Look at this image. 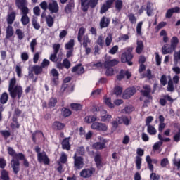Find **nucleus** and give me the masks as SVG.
Instances as JSON below:
<instances>
[{
	"mask_svg": "<svg viewBox=\"0 0 180 180\" xmlns=\"http://www.w3.org/2000/svg\"><path fill=\"white\" fill-rule=\"evenodd\" d=\"M74 160V168L77 171L82 169L85 164L84 163V158L82 156H77V154H75L73 156Z\"/></svg>",
	"mask_w": 180,
	"mask_h": 180,
	"instance_id": "5",
	"label": "nucleus"
},
{
	"mask_svg": "<svg viewBox=\"0 0 180 180\" xmlns=\"http://www.w3.org/2000/svg\"><path fill=\"white\" fill-rule=\"evenodd\" d=\"M96 120H98V116L96 115H87L84 117L85 123L87 124H91V123H96Z\"/></svg>",
	"mask_w": 180,
	"mask_h": 180,
	"instance_id": "24",
	"label": "nucleus"
},
{
	"mask_svg": "<svg viewBox=\"0 0 180 180\" xmlns=\"http://www.w3.org/2000/svg\"><path fill=\"white\" fill-rule=\"evenodd\" d=\"M1 179L2 180H10L9 172L5 169L1 170Z\"/></svg>",
	"mask_w": 180,
	"mask_h": 180,
	"instance_id": "41",
	"label": "nucleus"
},
{
	"mask_svg": "<svg viewBox=\"0 0 180 180\" xmlns=\"http://www.w3.org/2000/svg\"><path fill=\"white\" fill-rule=\"evenodd\" d=\"M22 17H21V22L23 25V26H26L27 25H29L30 22V18L27 15L29 14V10L27 8H24L23 11H21Z\"/></svg>",
	"mask_w": 180,
	"mask_h": 180,
	"instance_id": "12",
	"label": "nucleus"
},
{
	"mask_svg": "<svg viewBox=\"0 0 180 180\" xmlns=\"http://www.w3.org/2000/svg\"><path fill=\"white\" fill-rule=\"evenodd\" d=\"M9 155L13 157L11 160V168H13V173L18 175L19 171H20V162H19V153H16L13 148L8 147L7 149Z\"/></svg>",
	"mask_w": 180,
	"mask_h": 180,
	"instance_id": "1",
	"label": "nucleus"
},
{
	"mask_svg": "<svg viewBox=\"0 0 180 180\" xmlns=\"http://www.w3.org/2000/svg\"><path fill=\"white\" fill-rule=\"evenodd\" d=\"M94 162L96 168L101 169L102 168V167H103V162H102V155L101 154H96V155L94 156Z\"/></svg>",
	"mask_w": 180,
	"mask_h": 180,
	"instance_id": "20",
	"label": "nucleus"
},
{
	"mask_svg": "<svg viewBox=\"0 0 180 180\" xmlns=\"http://www.w3.org/2000/svg\"><path fill=\"white\" fill-rule=\"evenodd\" d=\"M123 93V88L120 86H116L114 88V94L116 95V96H120Z\"/></svg>",
	"mask_w": 180,
	"mask_h": 180,
	"instance_id": "46",
	"label": "nucleus"
},
{
	"mask_svg": "<svg viewBox=\"0 0 180 180\" xmlns=\"http://www.w3.org/2000/svg\"><path fill=\"white\" fill-rule=\"evenodd\" d=\"M162 146V141H160L154 143L153 146V151H159L161 153V147Z\"/></svg>",
	"mask_w": 180,
	"mask_h": 180,
	"instance_id": "38",
	"label": "nucleus"
},
{
	"mask_svg": "<svg viewBox=\"0 0 180 180\" xmlns=\"http://www.w3.org/2000/svg\"><path fill=\"white\" fill-rule=\"evenodd\" d=\"M32 25L36 30H39L40 29V24L37 22V18H33L32 20Z\"/></svg>",
	"mask_w": 180,
	"mask_h": 180,
	"instance_id": "49",
	"label": "nucleus"
},
{
	"mask_svg": "<svg viewBox=\"0 0 180 180\" xmlns=\"http://www.w3.org/2000/svg\"><path fill=\"white\" fill-rule=\"evenodd\" d=\"M88 44H91V39L88 35H84L83 37L82 46L84 48L88 47Z\"/></svg>",
	"mask_w": 180,
	"mask_h": 180,
	"instance_id": "47",
	"label": "nucleus"
},
{
	"mask_svg": "<svg viewBox=\"0 0 180 180\" xmlns=\"http://www.w3.org/2000/svg\"><path fill=\"white\" fill-rule=\"evenodd\" d=\"M8 92L11 99H16L17 97L19 100L23 95V87L16 85L15 87H13V89H8Z\"/></svg>",
	"mask_w": 180,
	"mask_h": 180,
	"instance_id": "4",
	"label": "nucleus"
},
{
	"mask_svg": "<svg viewBox=\"0 0 180 180\" xmlns=\"http://www.w3.org/2000/svg\"><path fill=\"white\" fill-rule=\"evenodd\" d=\"M15 5L18 9L21 10V12L23 11V9L29 10L27 8V0H15Z\"/></svg>",
	"mask_w": 180,
	"mask_h": 180,
	"instance_id": "16",
	"label": "nucleus"
},
{
	"mask_svg": "<svg viewBox=\"0 0 180 180\" xmlns=\"http://www.w3.org/2000/svg\"><path fill=\"white\" fill-rule=\"evenodd\" d=\"M72 113L71 110L69 108L64 107L61 110V115L63 117H69V116H71Z\"/></svg>",
	"mask_w": 180,
	"mask_h": 180,
	"instance_id": "35",
	"label": "nucleus"
},
{
	"mask_svg": "<svg viewBox=\"0 0 180 180\" xmlns=\"http://www.w3.org/2000/svg\"><path fill=\"white\" fill-rule=\"evenodd\" d=\"M142 27H143V21H140L139 22H138V24L136 25V33L139 36H141V34H142V33H141Z\"/></svg>",
	"mask_w": 180,
	"mask_h": 180,
	"instance_id": "55",
	"label": "nucleus"
},
{
	"mask_svg": "<svg viewBox=\"0 0 180 180\" xmlns=\"http://www.w3.org/2000/svg\"><path fill=\"white\" fill-rule=\"evenodd\" d=\"M147 131L150 136H155L157 134V129L153 125H148Z\"/></svg>",
	"mask_w": 180,
	"mask_h": 180,
	"instance_id": "44",
	"label": "nucleus"
},
{
	"mask_svg": "<svg viewBox=\"0 0 180 180\" xmlns=\"http://www.w3.org/2000/svg\"><path fill=\"white\" fill-rule=\"evenodd\" d=\"M8 99L9 95H8V93L4 92L0 97V103H1V105H5L8 103Z\"/></svg>",
	"mask_w": 180,
	"mask_h": 180,
	"instance_id": "33",
	"label": "nucleus"
},
{
	"mask_svg": "<svg viewBox=\"0 0 180 180\" xmlns=\"http://www.w3.org/2000/svg\"><path fill=\"white\" fill-rule=\"evenodd\" d=\"M15 34L18 36V40H23L25 37V32L20 29H17L15 30Z\"/></svg>",
	"mask_w": 180,
	"mask_h": 180,
	"instance_id": "48",
	"label": "nucleus"
},
{
	"mask_svg": "<svg viewBox=\"0 0 180 180\" xmlns=\"http://www.w3.org/2000/svg\"><path fill=\"white\" fill-rule=\"evenodd\" d=\"M57 105V98L52 97L48 102V108H56Z\"/></svg>",
	"mask_w": 180,
	"mask_h": 180,
	"instance_id": "42",
	"label": "nucleus"
},
{
	"mask_svg": "<svg viewBox=\"0 0 180 180\" xmlns=\"http://www.w3.org/2000/svg\"><path fill=\"white\" fill-rule=\"evenodd\" d=\"M74 46H75V42L74 39H71L65 45V49L66 50H74Z\"/></svg>",
	"mask_w": 180,
	"mask_h": 180,
	"instance_id": "36",
	"label": "nucleus"
},
{
	"mask_svg": "<svg viewBox=\"0 0 180 180\" xmlns=\"http://www.w3.org/2000/svg\"><path fill=\"white\" fill-rule=\"evenodd\" d=\"M16 85V78L13 77L11 79L9 85H8V89H12L13 88H15Z\"/></svg>",
	"mask_w": 180,
	"mask_h": 180,
	"instance_id": "57",
	"label": "nucleus"
},
{
	"mask_svg": "<svg viewBox=\"0 0 180 180\" xmlns=\"http://www.w3.org/2000/svg\"><path fill=\"white\" fill-rule=\"evenodd\" d=\"M0 134L4 139H8V137H11V132L8 130H2L0 131Z\"/></svg>",
	"mask_w": 180,
	"mask_h": 180,
	"instance_id": "61",
	"label": "nucleus"
},
{
	"mask_svg": "<svg viewBox=\"0 0 180 180\" xmlns=\"http://www.w3.org/2000/svg\"><path fill=\"white\" fill-rule=\"evenodd\" d=\"M133 49L131 47L126 48L125 51L121 55V63H127L128 65H133Z\"/></svg>",
	"mask_w": 180,
	"mask_h": 180,
	"instance_id": "3",
	"label": "nucleus"
},
{
	"mask_svg": "<svg viewBox=\"0 0 180 180\" xmlns=\"http://www.w3.org/2000/svg\"><path fill=\"white\" fill-rule=\"evenodd\" d=\"M112 120V115L107 114L101 117V122H110Z\"/></svg>",
	"mask_w": 180,
	"mask_h": 180,
	"instance_id": "59",
	"label": "nucleus"
},
{
	"mask_svg": "<svg viewBox=\"0 0 180 180\" xmlns=\"http://www.w3.org/2000/svg\"><path fill=\"white\" fill-rule=\"evenodd\" d=\"M128 19L130 23H131L132 25L136 24L137 22V18H136V15H134V14L133 13L128 14Z\"/></svg>",
	"mask_w": 180,
	"mask_h": 180,
	"instance_id": "51",
	"label": "nucleus"
},
{
	"mask_svg": "<svg viewBox=\"0 0 180 180\" xmlns=\"http://www.w3.org/2000/svg\"><path fill=\"white\" fill-rule=\"evenodd\" d=\"M104 102L108 108H115V105L112 103V100L110 98H104Z\"/></svg>",
	"mask_w": 180,
	"mask_h": 180,
	"instance_id": "56",
	"label": "nucleus"
},
{
	"mask_svg": "<svg viewBox=\"0 0 180 180\" xmlns=\"http://www.w3.org/2000/svg\"><path fill=\"white\" fill-rule=\"evenodd\" d=\"M125 77H127V79H130V78H131V73L129 72V70L122 69L116 78L118 81H122V79H124Z\"/></svg>",
	"mask_w": 180,
	"mask_h": 180,
	"instance_id": "14",
	"label": "nucleus"
},
{
	"mask_svg": "<svg viewBox=\"0 0 180 180\" xmlns=\"http://www.w3.org/2000/svg\"><path fill=\"white\" fill-rule=\"evenodd\" d=\"M38 162H43L45 165H50V158L47 155L46 152H42V153H39L37 156Z\"/></svg>",
	"mask_w": 180,
	"mask_h": 180,
	"instance_id": "10",
	"label": "nucleus"
},
{
	"mask_svg": "<svg viewBox=\"0 0 180 180\" xmlns=\"http://www.w3.org/2000/svg\"><path fill=\"white\" fill-rule=\"evenodd\" d=\"M94 175V170L92 169H84L80 172V176L82 178H91Z\"/></svg>",
	"mask_w": 180,
	"mask_h": 180,
	"instance_id": "18",
	"label": "nucleus"
},
{
	"mask_svg": "<svg viewBox=\"0 0 180 180\" xmlns=\"http://www.w3.org/2000/svg\"><path fill=\"white\" fill-rule=\"evenodd\" d=\"M165 26H167V22L162 21L155 27V30H156V32H158L162 27H165Z\"/></svg>",
	"mask_w": 180,
	"mask_h": 180,
	"instance_id": "52",
	"label": "nucleus"
},
{
	"mask_svg": "<svg viewBox=\"0 0 180 180\" xmlns=\"http://www.w3.org/2000/svg\"><path fill=\"white\" fill-rule=\"evenodd\" d=\"M106 139H103L102 142H96L92 144L93 150H103L106 148Z\"/></svg>",
	"mask_w": 180,
	"mask_h": 180,
	"instance_id": "15",
	"label": "nucleus"
},
{
	"mask_svg": "<svg viewBox=\"0 0 180 180\" xmlns=\"http://www.w3.org/2000/svg\"><path fill=\"white\" fill-rule=\"evenodd\" d=\"M114 2H115V6L116 11H118L119 12H120V11L123 9V1L115 0Z\"/></svg>",
	"mask_w": 180,
	"mask_h": 180,
	"instance_id": "37",
	"label": "nucleus"
},
{
	"mask_svg": "<svg viewBox=\"0 0 180 180\" xmlns=\"http://www.w3.org/2000/svg\"><path fill=\"white\" fill-rule=\"evenodd\" d=\"M70 108L72 110H76V112H77V110H81V109H82V105L80 103H72Z\"/></svg>",
	"mask_w": 180,
	"mask_h": 180,
	"instance_id": "50",
	"label": "nucleus"
},
{
	"mask_svg": "<svg viewBox=\"0 0 180 180\" xmlns=\"http://www.w3.org/2000/svg\"><path fill=\"white\" fill-rule=\"evenodd\" d=\"M136 154H137V156L136 157V169L138 170H140L141 169V162L143 160L141 157L144 155V150L140 148H137Z\"/></svg>",
	"mask_w": 180,
	"mask_h": 180,
	"instance_id": "6",
	"label": "nucleus"
},
{
	"mask_svg": "<svg viewBox=\"0 0 180 180\" xmlns=\"http://www.w3.org/2000/svg\"><path fill=\"white\" fill-rule=\"evenodd\" d=\"M91 128L98 131H108V125L102 122H94L91 124Z\"/></svg>",
	"mask_w": 180,
	"mask_h": 180,
	"instance_id": "7",
	"label": "nucleus"
},
{
	"mask_svg": "<svg viewBox=\"0 0 180 180\" xmlns=\"http://www.w3.org/2000/svg\"><path fill=\"white\" fill-rule=\"evenodd\" d=\"M85 32H86V29H85V27H81L79 29V32L77 34V40L79 43H82V37L85 34Z\"/></svg>",
	"mask_w": 180,
	"mask_h": 180,
	"instance_id": "27",
	"label": "nucleus"
},
{
	"mask_svg": "<svg viewBox=\"0 0 180 180\" xmlns=\"http://www.w3.org/2000/svg\"><path fill=\"white\" fill-rule=\"evenodd\" d=\"M106 71H105V75L107 77H112L113 75V72H115V70L113 68H105Z\"/></svg>",
	"mask_w": 180,
	"mask_h": 180,
	"instance_id": "58",
	"label": "nucleus"
},
{
	"mask_svg": "<svg viewBox=\"0 0 180 180\" xmlns=\"http://www.w3.org/2000/svg\"><path fill=\"white\" fill-rule=\"evenodd\" d=\"M167 101L170 103H174V98L168 94L164 95L163 98L159 100V103L161 106H165V105H167Z\"/></svg>",
	"mask_w": 180,
	"mask_h": 180,
	"instance_id": "17",
	"label": "nucleus"
},
{
	"mask_svg": "<svg viewBox=\"0 0 180 180\" xmlns=\"http://www.w3.org/2000/svg\"><path fill=\"white\" fill-rule=\"evenodd\" d=\"M6 39L9 40V39L13 36V27L8 25L6 28Z\"/></svg>",
	"mask_w": 180,
	"mask_h": 180,
	"instance_id": "32",
	"label": "nucleus"
},
{
	"mask_svg": "<svg viewBox=\"0 0 180 180\" xmlns=\"http://www.w3.org/2000/svg\"><path fill=\"white\" fill-rule=\"evenodd\" d=\"M136 91L137 90L134 87L127 88L122 94L123 99H130Z\"/></svg>",
	"mask_w": 180,
	"mask_h": 180,
	"instance_id": "11",
	"label": "nucleus"
},
{
	"mask_svg": "<svg viewBox=\"0 0 180 180\" xmlns=\"http://www.w3.org/2000/svg\"><path fill=\"white\" fill-rule=\"evenodd\" d=\"M99 0H89V1L87 3L88 5V9H89V6L91 8H94L98 5V2Z\"/></svg>",
	"mask_w": 180,
	"mask_h": 180,
	"instance_id": "53",
	"label": "nucleus"
},
{
	"mask_svg": "<svg viewBox=\"0 0 180 180\" xmlns=\"http://www.w3.org/2000/svg\"><path fill=\"white\" fill-rule=\"evenodd\" d=\"M173 139H174V141H175L176 143H179V141H180V128L178 129V132L175 134Z\"/></svg>",
	"mask_w": 180,
	"mask_h": 180,
	"instance_id": "62",
	"label": "nucleus"
},
{
	"mask_svg": "<svg viewBox=\"0 0 180 180\" xmlns=\"http://www.w3.org/2000/svg\"><path fill=\"white\" fill-rule=\"evenodd\" d=\"M160 84L163 86H165L167 85V75H162L160 78Z\"/></svg>",
	"mask_w": 180,
	"mask_h": 180,
	"instance_id": "63",
	"label": "nucleus"
},
{
	"mask_svg": "<svg viewBox=\"0 0 180 180\" xmlns=\"http://www.w3.org/2000/svg\"><path fill=\"white\" fill-rule=\"evenodd\" d=\"M48 9L51 12V13H58V11H60V7L58 6V3L57 1L52 0L48 4Z\"/></svg>",
	"mask_w": 180,
	"mask_h": 180,
	"instance_id": "9",
	"label": "nucleus"
},
{
	"mask_svg": "<svg viewBox=\"0 0 180 180\" xmlns=\"http://www.w3.org/2000/svg\"><path fill=\"white\" fill-rule=\"evenodd\" d=\"M72 72H77L78 75H82L85 72V69L82 67V63H79L72 68Z\"/></svg>",
	"mask_w": 180,
	"mask_h": 180,
	"instance_id": "19",
	"label": "nucleus"
},
{
	"mask_svg": "<svg viewBox=\"0 0 180 180\" xmlns=\"http://www.w3.org/2000/svg\"><path fill=\"white\" fill-rule=\"evenodd\" d=\"M117 64H119V60H117L116 59L108 60L104 62V68H112V67L117 65Z\"/></svg>",
	"mask_w": 180,
	"mask_h": 180,
	"instance_id": "22",
	"label": "nucleus"
},
{
	"mask_svg": "<svg viewBox=\"0 0 180 180\" xmlns=\"http://www.w3.org/2000/svg\"><path fill=\"white\" fill-rule=\"evenodd\" d=\"M20 161H23V165L25 168H29L30 166V163L29 161L27 160V159H26V158L25 157V155L22 153H19L18 155V159Z\"/></svg>",
	"mask_w": 180,
	"mask_h": 180,
	"instance_id": "29",
	"label": "nucleus"
},
{
	"mask_svg": "<svg viewBox=\"0 0 180 180\" xmlns=\"http://www.w3.org/2000/svg\"><path fill=\"white\" fill-rule=\"evenodd\" d=\"M153 3L148 1L146 4V13L148 16H151L153 15Z\"/></svg>",
	"mask_w": 180,
	"mask_h": 180,
	"instance_id": "39",
	"label": "nucleus"
},
{
	"mask_svg": "<svg viewBox=\"0 0 180 180\" xmlns=\"http://www.w3.org/2000/svg\"><path fill=\"white\" fill-rule=\"evenodd\" d=\"M30 46L32 53H34L36 50V46H37V41L36 40V39H33L32 40Z\"/></svg>",
	"mask_w": 180,
	"mask_h": 180,
	"instance_id": "54",
	"label": "nucleus"
},
{
	"mask_svg": "<svg viewBox=\"0 0 180 180\" xmlns=\"http://www.w3.org/2000/svg\"><path fill=\"white\" fill-rule=\"evenodd\" d=\"M110 25V18L105 16L102 17L100 20V27L101 29H105V27H109Z\"/></svg>",
	"mask_w": 180,
	"mask_h": 180,
	"instance_id": "21",
	"label": "nucleus"
},
{
	"mask_svg": "<svg viewBox=\"0 0 180 180\" xmlns=\"http://www.w3.org/2000/svg\"><path fill=\"white\" fill-rule=\"evenodd\" d=\"M179 44V39L176 37H172L170 41V46L166 44L162 47V54H170V53L176 50V47H178Z\"/></svg>",
	"mask_w": 180,
	"mask_h": 180,
	"instance_id": "2",
	"label": "nucleus"
},
{
	"mask_svg": "<svg viewBox=\"0 0 180 180\" xmlns=\"http://www.w3.org/2000/svg\"><path fill=\"white\" fill-rule=\"evenodd\" d=\"M15 19H16V13L12 11L10 14L7 16V23L8 25H12L13 22H15Z\"/></svg>",
	"mask_w": 180,
	"mask_h": 180,
	"instance_id": "30",
	"label": "nucleus"
},
{
	"mask_svg": "<svg viewBox=\"0 0 180 180\" xmlns=\"http://www.w3.org/2000/svg\"><path fill=\"white\" fill-rule=\"evenodd\" d=\"M143 89L145 90H141V94L143 95V96H145L146 98H148V99H150V101H153V96H151V87L150 85H143Z\"/></svg>",
	"mask_w": 180,
	"mask_h": 180,
	"instance_id": "13",
	"label": "nucleus"
},
{
	"mask_svg": "<svg viewBox=\"0 0 180 180\" xmlns=\"http://www.w3.org/2000/svg\"><path fill=\"white\" fill-rule=\"evenodd\" d=\"M143 50H144V44L142 42V41H139L137 42L136 52L137 54H141V53H143Z\"/></svg>",
	"mask_w": 180,
	"mask_h": 180,
	"instance_id": "34",
	"label": "nucleus"
},
{
	"mask_svg": "<svg viewBox=\"0 0 180 180\" xmlns=\"http://www.w3.org/2000/svg\"><path fill=\"white\" fill-rule=\"evenodd\" d=\"M39 134H41L42 137L44 139V134L43 133V131L40 130H36L34 133L32 134V140L33 143H36L37 141L36 136Z\"/></svg>",
	"mask_w": 180,
	"mask_h": 180,
	"instance_id": "45",
	"label": "nucleus"
},
{
	"mask_svg": "<svg viewBox=\"0 0 180 180\" xmlns=\"http://www.w3.org/2000/svg\"><path fill=\"white\" fill-rule=\"evenodd\" d=\"M19 117H16L15 115H13L12 120L13 123H11L10 127L13 130L15 129H19L20 127V124H19V122L18 121V118Z\"/></svg>",
	"mask_w": 180,
	"mask_h": 180,
	"instance_id": "26",
	"label": "nucleus"
},
{
	"mask_svg": "<svg viewBox=\"0 0 180 180\" xmlns=\"http://www.w3.org/2000/svg\"><path fill=\"white\" fill-rule=\"evenodd\" d=\"M115 1L116 0H107L105 1V4H103L101 6L100 8V13L101 15H103V13H106V12H108V11H109V9L112 8V6L113 5V4H115Z\"/></svg>",
	"mask_w": 180,
	"mask_h": 180,
	"instance_id": "8",
	"label": "nucleus"
},
{
	"mask_svg": "<svg viewBox=\"0 0 180 180\" xmlns=\"http://www.w3.org/2000/svg\"><path fill=\"white\" fill-rule=\"evenodd\" d=\"M31 71H32L35 75H40V74L43 72V68L41 66L35 65L31 68Z\"/></svg>",
	"mask_w": 180,
	"mask_h": 180,
	"instance_id": "31",
	"label": "nucleus"
},
{
	"mask_svg": "<svg viewBox=\"0 0 180 180\" xmlns=\"http://www.w3.org/2000/svg\"><path fill=\"white\" fill-rule=\"evenodd\" d=\"M65 127V124L60 122V121H55L53 124L54 130H63Z\"/></svg>",
	"mask_w": 180,
	"mask_h": 180,
	"instance_id": "28",
	"label": "nucleus"
},
{
	"mask_svg": "<svg viewBox=\"0 0 180 180\" xmlns=\"http://www.w3.org/2000/svg\"><path fill=\"white\" fill-rule=\"evenodd\" d=\"M63 67L66 68L67 70H69V68L71 67V62L67 58L64 59L63 60Z\"/></svg>",
	"mask_w": 180,
	"mask_h": 180,
	"instance_id": "60",
	"label": "nucleus"
},
{
	"mask_svg": "<svg viewBox=\"0 0 180 180\" xmlns=\"http://www.w3.org/2000/svg\"><path fill=\"white\" fill-rule=\"evenodd\" d=\"M61 144L63 150H67L68 151L71 150V145H70V138H65L62 141Z\"/></svg>",
	"mask_w": 180,
	"mask_h": 180,
	"instance_id": "25",
	"label": "nucleus"
},
{
	"mask_svg": "<svg viewBox=\"0 0 180 180\" xmlns=\"http://www.w3.org/2000/svg\"><path fill=\"white\" fill-rule=\"evenodd\" d=\"M75 7L74 0H70L69 3L65 6V12L68 15L72 12L73 8Z\"/></svg>",
	"mask_w": 180,
	"mask_h": 180,
	"instance_id": "23",
	"label": "nucleus"
},
{
	"mask_svg": "<svg viewBox=\"0 0 180 180\" xmlns=\"http://www.w3.org/2000/svg\"><path fill=\"white\" fill-rule=\"evenodd\" d=\"M46 22L48 27H53V25H54V18H53V16L49 15L46 17Z\"/></svg>",
	"mask_w": 180,
	"mask_h": 180,
	"instance_id": "40",
	"label": "nucleus"
},
{
	"mask_svg": "<svg viewBox=\"0 0 180 180\" xmlns=\"http://www.w3.org/2000/svg\"><path fill=\"white\" fill-rule=\"evenodd\" d=\"M150 178L151 180H160V175L152 172L150 175Z\"/></svg>",
	"mask_w": 180,
	"mask_h": 180,
	"instance_id": "64",
	"label": "nucleus"
},
{
	"mask_svg": "<svg viewBox=\"0 0 180 180\" xmlns=\"http://www.w3.org/2000/svg\"><path fill=\"white\" fill-rule=\"evenodd\" d=\"M81 8L84 12H88V0H80Z\"/></svg>",
	"mask_w": 180,
	"mask_h": 180,
	"instance_id": "43",
	"label": "nucleus"
}]
</instances>
